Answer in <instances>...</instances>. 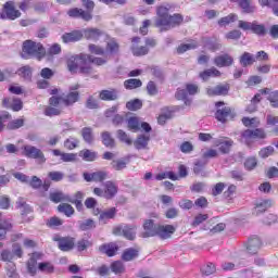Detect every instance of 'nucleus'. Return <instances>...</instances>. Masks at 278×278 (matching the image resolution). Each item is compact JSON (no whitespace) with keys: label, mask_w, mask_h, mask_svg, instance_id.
<instances>
[{"label":"nucleus","mask_w":278,"mask_h":278,"mask_svg":"<svg viewBox=\"0 0 278 278\" xmlns=\"http://www.w3.org/2000/svg\"><path fill=\"white\" fill-rule=\"evenodd\" d=\"M38 269L40 273L51 274L54 270V267L51 263H39Z\"/></svg>","instance_id":"nucleus-62"},{"label":"nucleus","mask_w":278,"mask_h":278,"mask_svg":"<svg viewBox=\"0 0 278 278\" xmlns=\"http://www.w3.org/2000/svg\"><path fill=\"white\" fill-rule=\"evenodd\" d=\"M48 177L49 179H51V181H62V179H64V173L62 172H49L48 173Z\"/></svg>","instance_id":"nucleus-64"},{"label":"nucleus","mask_w":278,"mask_h":278,"mask_svg":"<svg viewBox=\"0 0 278 278\" xmlns=\"http://www.w3.org/2000/svg\"><path fill=\"white\" fill-rule=\"evenodd\" d=\"M128 129H130V131H138L140 129V122L137 117H130L128 119Z\"/></svg>","instance_id":"nucleus-61"},{"label":"nucleus","mask_w":278,"mask_h":278,"mask_svg":"<svg viewBox=\"0 0 278 278\" xmlns=\"http://www.w3.org/2000/svg\"><path fill=\"white\" fill-rule=\"evenodd\" d=\"M260 101H262V94L256 93L252 100L250 105L247 108V111L250 113H253L257 110V103H260Z\"/></svg>","instance_id":"nucleus-49"},{"label":"nucleus","mask_w":278,"mask_h":278,"mask_svg":"<svg viewBox=\"0 0 278 278\" xmlns=\"http://www.w3.org/2000/svg\"><path fill=\"white\" fill-rule=\"evenodd\" d=\"M58 211L62 214H65V216L71 217L73 214H75V208L68 203H62L58 206Z\"/></svg>","instance_id":"nucleus-40"},{"label":"nucleus","mask_w":278,"mask_h":278,"mask_svg":"<svg viewBox=\"0 0 278 278\" xmlns=\"http://www.w3.org/2000/svg\"><path fill=\"white\" fill-rule=\"evenodd\" d=\"M131 42L132 54L137 58L147 55L149 53V49L146 46H140V37L132 38Z\"/></svg>","instance_id":"nucleus-16"},{"label":"nucleus","mask_w":278,"mask_h":278,"mask_svg":"<svg viewBox=\"0 0 278 278\" xmlns=\"http://www.w3.org/2000/svg\"><path fill=\"white\" fill-rule=\"evenodd\" d=\"M238 21V15L235 14V13H231L225 17H222L219 21H218V25L220 27H226V25H229V23H233Z\"/></svg>","instance_id":"nucleus-42"},{"label":"nucleus","mask_w":278,"mask_h":278,"mask_svg":"<svg viewBox=\"0 0 278 278\" xmlns=\"http://www.w3.org/2000/svg\"><path fill=\"white\" fill-rule=\"evenodd\" d=\"M136 225H119L113 228L114 236H124L126 240H136Z\"/></svg>","instance_id":"nucleus-5"},{"label":"nucleus","mask_w":278,"mask_h":278,"mask_svg":"<svg viewBox=\"0 0 278 278\" xmlns=\"http://www.w3.org/2000/svg\"><path fill=\"white\" fill-rule=\"evenodd\" d=\"M236 190L237 187L235 185H230L228 189L224 192V199H226L228 203L233 202V197H236Z\"/></svg>","instance_id":"nucleus-44"},{"label":"nucleus","mask_w":278,"mask_h":278,"mask_svg":"<svg viewBox=\"0 0 278 278\" xmlns=\"http://www.w3.org/2000/svg\"><path fill=\"white\" fill-rule=\"evenodd\" d=\"M17 73H18L20 77H23L27 81H29V79H31V68L28 65L21 67L17 71Z\"/></svg>","instance_id":"nucleus-54"},{"label":"nucleus","mask_w":278,"mask_h":278,"mask_svg":"<svg viewBox=\"0 0 278 278\" xmlns=\"http://www.w3.org/2000/svg\"><path fill=\"white\" fill-rule=\"evenodd\" d=\"M274 153H275V148H273V146H268L266 148L261 149L258 152V155L263 160H266V157H270V155H273Z\"/></svg>","instance_id":"nucleus-55"},{"label":"nucleus","mask_w":278,"mask_h":278,"mask_svg":"<svg viewBox=\"0 0 278 278\" xmlns=\"http://www.w3.org/2000/svg\"><path fill=\"white\" fill-rule=\"evenodd\" d=\"M215 66L224 68L225 66H231L233 64V58L229 54H222L214 59Z\"/></svg>","instance_id":"nucleus-22"},{"label":"nucleus","mask_w":278,"mask_h":278,"mask_svg":"<svg viewBox=\"0 0 278 278\" xmlns=\"http://www.w3.org/2000/svg\"><path fill=\"white\" fill-rule=\"evenodd\" d=\"M8 231H12V222L10 219L0 222V240H5Z\"/></svg>","instance_id":"nucleus-32"},{"label":"nucleus","mask_w":278,"mask_h":278,"mask_svg":"<svg viewBox=\"0 0 278 278\" xmlns=\"http://www.w3.org/2000/svg\"><path fill=\"white\" fill-rule=\"evenodd\" d=\"M260 249H262V240L260 238L254 237L248 240V243H247L248 253H250L251 255H255L257 251H260Z\"/></svg>","instance_id":"nucleus-21"},{"label":"nucleus","mask_w":278,"mask_h":278,"mask_svg":"<svg viewBox=\"0 0 278 278\" xmlns=\"http://www.w3.org/2000/svg\"><path fill=\"white\" fill-rule=\"evenodd\" d=\"M47 55V50L40 42L33 40H26L23 42L22 58L29 60L36 58V60H42Z\"/></svg>","instance_id":"nucleus-2"},{"label":"nucleus","mask_w":278,"mask_h":278,"mask_svg":"<svg viewBox=\"0 0 278 278\" xmlns=\"http://www.w3.org/2000/svg\"><path fill=\"white\" fill-rule=\"evenodd\" d=\"M101 253H105L109 257H113L116 255V251H118V245L115 243L104 244L99 248Z\"/></svg>","instance_id":"nucleus-33"},{"label":"nucleus","mask_w":278,"mask_h":278,"mask_svg":"<svg viewBox=\"0 0 278 278\" xmlns=\"http://www.w3.org/2000/svg\"><path fill=\"white\" fill-rule=\"evenodd\" d=\"M199 77L203 79V81H207L210 77H220V71H218L216 67H211L208 70H205L199 74Z\"/></svg>","instance_id":"nucleus-31"},{"label":"nucleus","mask_w":278,"mask_h":278,"mask_svg":"<svg viewBox=\"0 0 278 278\" xmlns=\"http://www.w3.org/2000/svg\"><path fill=\"white\" fill-rule=\"evenodd\" d=\"M84 38V33L81 30H74L66 33L62 36L63 42H77Z\"/></svg>","instance_id":"nucleus-24"},{"label":"nucleus","mask_w":278,"mask_h":278,"mask_svg":"<svg viewBox=\"0 0 278 278\" xmlns=\"http://www.w3.org/2000/svg\"><path fill=\"white\" fill-rule=\"evenodd\" d=\"M111 166L114 170H123V168H127V162L123 160H114L112 161Z\"/></svg>","instance_id":"nucleus-63"},{"label":"nucleus","mask_w":278,"mask_h":278,"mask_svg":"<svg viewBox=\"0 0 278 278\" xmlns=\"http://www.w3.org/2000/svg\"><path fill=\"white\" fill-rule=\"evenodd\" d=\"M181 23H184L181 14L169 15L166 7H160L157 9V18L155 21L156 27H161L164 31H168V29L181 25Z\"/></svg>","instance_id":"nucleus-1"},{"label":"nucleus","mask_w":278,"mask_h":278,"mask_svg":"<svg viewBox=\"0 0 278 278\" xmlns=\"http://www.w3.org/2000/svg\"><path fill=\"white\" fill-rule=\"evenodd\" d=\"M202 160H204V164H207L208 160H214V157H218V150L212 148H205L201 151Z\"/></svg>","instance_id":"nucleus-29"},{"label":"nucleus","mask_w":278,"mask_h":278,"mask_svg":"<svg viewBox=\"0 0 278 278\" xmlns=\"http://www.w3.org/2000/svg\"><path fill=\"white\" fill-rule=\"evenodd\" d=\"M197 47H199V43H197V41H192L191 43H184L177 48V53H186V51L197 49Z\"/></svg>","instance_id":"nucleus-53"},{"label":"nucleus","mask_w":278,"mask_h":278,"mask_svg":"<svg viewBox=\"0 0 278 278\" xmlns=\"http://www.w3.org/2000/svg\"><path fill=\"white\" fill-rule=\"evenodd\" d=\"M2 262L7 263L8 277L10 278H18V274H16V265L12 262L14 260L13 252L10 250H3L0 254Z\"/></svg>","instance_id":"nucleus-6"},{"label":"nucleus","mask_w":278,"mask_h":278,"mask_svg":"<svg viewBox=\"0 0 278 278\" xmlns=\"http://www.w3.org/2000/svg\"><path fill=\"white\" fill-rule=\"evenodd\" d=\"M229 84H218L215 87H207L206 94L208 97H227L229 94Z\"/></svg>","instance_id":"nucleus-9"},{"label":"nucleus","mask_w":278,"mask_h":278,"mask_svg":"<svg viewBox=\"0 0 278 278\" xmlns=\"http://www.w3.org/2000/svg\"><path fill=\"white\" fill-rule=\"evenodd\" d=\"M207 218H210V215L207 214H198L193 222H192V227H199V225H202V223H205V220H207Z\"/></svg>","instance_id":"nucleus-59"},{"label":"nucleus","mask_w":278,"mask_h":278,"mask_svg":"<svg viewBox=\"0 0 278 278\" xmlns=\"http://www.w3.org/2000/svg\"><path fill=\"white\" fill-rule=\"evenodd\" d=\"M61 100H62V103H64V105H66L67 108L71 105H74V103H77V101H79V92L71 91L68 94L63 97Z\"/></svg>","instance_id":"nucleus-28"},{"label":"nucleus","mask_w":278,"mask_h":278,"mask_svg":"<svg viewBox=\"0 0 278 278\" xmlns=\"http://www.w3.org/2000/svg\"><path fill=\"white\" fill-rule=\"evenodd\" d=\"M0 16L1 18H8L9 21H16V18H21V11L16 9L14 1H9L3 4Z\"/></svg>","instance_id":"nucleus-7"},{"label":"nucleus","mask_w":278,"mask_h":278,"mask_svg":"<svg viewBox=\"0 0 278 278\" xmlns=\"http://www.w3.org/2000/svg\"><path fill=\"white\" fill-rule=\"evenodd\" d=\"M53 240L54 242H59V249L61 251H72L75 247V239L71 237H60L55 235Z\"/></svg>","instance_id":"nucleus-11"},{"label":"nucleus","mask_w":278,"mask_h":278,"mask_svg":"<svg viewBox=\"0 0 278 278\" xmlns=\"http://www.w3.org/2000/svg\"><path fill=\"white\" fill-rule=\"evenodd\" d=\"M114 216H116V207H111L100 214L99 220L102 225H105L109 220H112Z\"/></svg>","instance_id":"nucleus-30"},{"label":"nucleus","mask_w":278,"mask_h":278,"mask_svg":"<svg viewBox=\"0 0 278 278\" xmlns=\"http://www.w3.org/2000/svg\"><path fill=\"white\" fill-rule=\"evenodd\" d=\"M83 58L87 66H90V64H96V66H103V64H105V60L102 58H94L90 54H85Z\"/></svg>","instance_id":"nucleus-37"},{"label":"nucleus","mask_w":278,"mask_h":278,"mask_svg":"<svg viewBox=\"0 0 278 278\" xmlns=\"http://www.w3.org/2000/svg\"><path fill=\"white\" fill-rule=\"evenodd\" d=\"M127 110H130L131 112H136V110H140L142 108V102L138 99L129 101L126 103Z\"/></svg>","instance_id":"nucleus-58"},{"label":"nucleus","mask_w":278,"mask_h":278,"mask_svg":"<svg viewBox=\"0 0 278 278\" xmlns=\"http://www.w3.org/2000/svg\"><path fill=\"white\" fill-rule=\"evenodd\" d=\"M47 227H61V225H64V220H62L59 217H50L47 223Z\"/></svg>","instance_id":"nucleus-60"},{"label":"nucleus","mask_w":278,"mask_h":278,"mask_svg":"<svg viewBox=\"0 0 278 278\" xmlns=\"http://www.w3.org/2000/svg\"><path fill=\"white\" fill-rule=\"evenodd\" d=\"M157 181H162V179H172V181H177L178 177L173 172H165L156 175Z\"/></svg>","instance_id":"nucleus-56"},{"label":"nucleus","mask_w":278,"mask_h":278,"mask_svg":"<svg viewBox=\"0 0 278 278\" xmlns=\"http://www.w3.org/2000/svg\"><path fill=\"white\" fill-rule=\"evenodd\" d=\"M84 55L86 54L81 53L76 56H71L67 60V68L70 73H81L83 75L92 74V66L86 65V59H84Z\"/></svg>","instance_id":"nucleus-3"},{"label":"nucleus","mask_w":278,"mask_h":278,"mask_svg":"<svg viewBox=\"0 0 278 278\" xmlns=\"http://www.w3.org/2000/svg\"><path fill=\"white\" fill-rule=\"evenodd\" d=\"M266 130L264 128H255V129H245L241 132V142L247 144V147H251L255 140H266Z\"/></svg>","instance_id":"nucleus-4"},{"label":"nucleus","mask_w":278,"mask_h":278,"mask_svg":"<svg viewBox=\"0 0 278 278\" xmlns=\"http://www.w3.org/2000/svg\"><path fill=\"white\" fill-rule=\"evenodd\" d=\"M81 136L88 144H92V141L94 140V137L92 136V128L85 127L81 130Z\"/></svg>","instance_id":"nucleus-46"},{"label":"nucleus","mask_w":278,"mask_h":278,"mask_svg":"<svg viewBox=\"0 0 278 278\" xmlns=\"http://www.w3.org/2000/svg\"><path fill=\"white\" fill-rule=\"evenodd\" d=\"M38 260H42V253L34 252L26 263L27 273H29L31 277H35L36 273H38Z\"/></svg>","instance_id":"nucleus-10"},{"label":"nucleus","mask_w":278,"mask_h":278,"mask_svg":"<svg viewBox=\"0 0 278 278\" xmlns=\"http://www.w3.org/2000/svg\"><path fill=\"white\" fill-rule=\"evenodd\" d=\"M24 155H26V157H31L33 160H38L39 164H45V162H47V157H45L42 150L34 146H24Z\"/></svg>","instance_id":"nucleus-8"},{"label":"nucleus","mask_w":278,"mask_h":278,"mask_svg":"<svg viewBox=\"0 0 278 278\" xmlns=\"http://www.w3.org/2000/svg\"><path fill=\"white\" fill-rule=\"evenodd\" d=\"M83 36L86 40H93L97 42V40L103 36V31L99 28H87L83 31Z\"/></svg>","instance_id":"nucleus-23"},{"label":"nucleus","mask_w":278,"mask_h":278,"mask_svg":"<svg viewBox=\"0 0 278 278\" xmlns=\"http://www.w3.org/2000/svg\"><path fill=\"white\" fill-rule=\"evenodd\" d=\"M79 157H81L85 162H94V160H97V152L91 150H81L79 152Z\"/></svg>","instance_id":"nucleus-39"},{"label":"nucleus","mask_w":278,"mask_h":278,"mask_svg":"<svg viewBox=\"0 0 278 278\" xmlns=\"http://www.w3.org/2000/svg\"><path fill=\"white\" fill-rule=\"evenodd\" d=\"M139 254H140V250L136 248H128L123 252L122 260L124 262H131L136 260V257H138Z\"/></svg>","instance_id":"nucleus-27"},{"label":"nucleus","mask_w":278,"mask_h":278,"mask_svg":"<svg viewBox=\"0 0 278 278\" xmlns=\"http://www.w3.org/2000/svg\"><path fill=\"white\" fill-rule=\"evenodd\" d=\"M102 142L104 147H109V149H113L115 144L114 138H112V135H110L108 131L102 132Z\"/></svg>","instance_id":"nucleus-51"},{"label":"nucleus","mask_w":278,"mask_h":278,"mask_svg":"<svg viewBox=\"0 0 278 278\" xmlns=\"http://www.w3.org/2000/svg\"><path fill=\"white\" fill-rule=\"evenodd\" d=\"M258 3L262 8H273V12L278 16V4L273 5V3H278V0H258Z\"/></svg>","instance_id":"nucleus-41"},{"label":"nucleus","mask_w":278,"mask_h":278,"mask_svg":"<svg viewBox=\"0 0 278 278\" xmlns=\"http://www.w3.org/2000/svg\"><path fill=\"white\" fill-rule=\"evenodd\" d=\"M68 16L72 18H83V21H92V13L84 11V9L74 8L67 11Z\"/></svg>","instance_id":"nucleus-17"},{"label":"nucleus","mask_w":278,"mask_h":278,"mask_svg":"<svg viewBox=\"0 0 278 278\" xmlns=\"http://www.w3.org/2000/svg\"><path fill=\"white\" fill-rule=\"evenodd\" d=\"M261 94H268L267 100L269 101L271 108H278V91H270V89L265 88L260 90Z\"/></svg>","instance_id":"nucleus-25"},{"label":"nucleus","mask_w":278,"mask_h":278,"mask_svg":"<svg viewBox=\"0 0 278 278\" xmlns=\"http://www.w3.org/2000/svg\"><path fill=\"white\" fill-rule=\"evenodd\" d=\"M105 199H114L118 194V185L116 182L109 180L103 184Z\"/></svg>","instance_id":"nucleus-19"},{"label":"nucleus","mask_w":278,"mask_h":278,"mask_svg":"<svg viewBox=\"0 0 278 278\" xmlns=\"http://www.w3.org/2000/svg\"><path fill=\"white\" fill-rule=\"evenodd\" d=\"M216 147H219L222 153H229L231 147H233V141L230 139H220L216 142Z\"/></svg>","instance_id":"nucleus-34"},{"label":"nucleus","mask_w":278,"mask_h":278,"mask_svg":"<svg viewBox=\"0 0 278 278\" xmlns=\"http://www.w3.org/2000/svg\"><path fill=\"white\" fill-rule=\"evenodd\" d=\"M230 2L238 3L243 14H253L257 10V7L253 4V0H230Z\"/></svg>","instance_id":"nucleus-14"},{"label":"nucleus","mask_w":278,"mask_h":278,"mask_svg":"<svg viewBox=\"0 0 278 278\" xmlns=\"http://www.w3.org/2000/svg\"><path fill=\"white\" fill-rule=\"evenodd\" d=\"M157 236V225L153 219H147L143 223V232L141 238H155Z\"/></svg>","instance_id":"nucleus-12"},{"label":"nucleus","mask_w":278,"mask_h":278,"mask_svg":"<svg viewBox=\"0 0 278 278\" xmlns=\"http://www.w3.org/2000/svg\"><path fill=\"white\" fill-rule=\"evenodd\" d=\"M50 201H52L53 203H61V201H71V195H66L63 192L59 191V192H53L50 193Z\"/></svg>","instance_id":"nucleus-38"},{"label":"nucleus","mask_w":278,"mask_h":278,"mask_svg":"<svg viewBox=\"0 0 278 278\" xmlns=\"http://www.w3.org/2000/svg\"><path fill=\"white\" fill-rule=\"evenodd\" d=\"M175 231H177V228L173 225H157L156 236L161 238V240H168V238L173 237Z\"/></svg>","instance_id":"nucleus-13"},{"label":"nucleus","mask_w":278,"mask_h":278,"mask_svg":"<svg viewBox=\"0 0 278 278\" xmlns=\"http://www.w3.org/2000/svg\"><path fill=\"white\" fill-rule=\"evenodd\" d=\"M124 86L127 90H134V88H140V86H142V81L140 79L131 78L125 80Z\"/></svg>","instance_id":"nucleus-50"},{"label":"nucleus","mask_w":278,"mask_h":278,"mask_svg":"<svg viewBox=\"0 0 278 278\" xmlns=\"http://www.w3.org/2000/svg\"><path fill=\"white\" fill-rule=\"evenodd\" d=\"M94 220L92 219L79 222V229H81V231H88V229H94Z\"/></svg>","instance_id":"nucleus-57"},{"label":"nucleus","mask_w":278,"mask_h":278,"mask_svg":"<svg viewBox=\"0 0 278 278\" xmlns=\"http://www.w3.org/2000/svg\"><path fill=\"white\" fill-rule=\"evenodd\" d=\"M25 125V119L24 118H17L13 119L8 123L7 129L14 130V129H21Z\"/></svg>","instance_id":"nucleus-47"},{"label":"nucleus","mask_w":278,"mask_h":278,"mask_svg":"<svg viewBox=\"0 0 278 278\" xmlns=\"http://www.w3.org/2000/svg\"><path fill=\"white\" fill-rule=\"evenodd\" d=\"M242 124L244 127H260V118L257 117H243L242 118Z\"/></svg>","instance_id":"nucleus-52"},{"label":"nucleus","mask_w":278,"mask_h":278,"mask_svg":"<svg viewBox=\"0 0 278 278\" xmlns=\"http://www.w3.org/2000/svg\"><path fill=\"white\" fill-rule=\"evenodd\" d=\"M240 64L244 68H247V66H253V64H255V56H253V54H251L249 52H244L240 56Z\"/></svg>","instance_id":"nucleus-35"},{"label":"nucleus","mask_w":278,"mask_h":278,"mask_svg":"<svg viewBox=\"0 0 278 278\" xmlns=\"http://www.w3.org/2000/svg\"><path fill=\"white\" fill-rule=\"evenodd\" d=\"M101 101H116L118 91L116 89L102 90L99 94Z\"/></svg>","instance_id":"nucleus-26"},{"label":"nucleus","mask_w":278,"mask_h":278,"mask_svg":"<svg viewBox=\"0 0 278 278\" xmlns=\"http://www.w3.org/2000/svg\"><path fill=\"white\" fill-rule=\"evenodd\" d=\"M236 114L231 112V108L225 106L223 109H217L215 113V118L219 121V123H227V121H231Z\"/></svg>","instance_id":"nucleus-15"},{"label":"nucleus","mask_w":278,"mask_h":278,"mask_svg":"<svg viewBox=\"0 0 278 278\" xmlns=\"http://www.w3.org/2000/svg\"><path fill=\"white\" fill-rule=\"evenodd\" d=\"M83 177L85 179V181H105V179H108V174L106 172L103 170H99L96 173H84Z\"/></svg>","instance_id":"nucleus-20"},{"label":"nucleus","mask_w":278,"mask_h":278,"mask_svg":"<svg viewBox=\"0 0 278 278\" xmlns=\"http://www.w3.org/2000/svg\"><path fill=\"white\" fill-rule=\"evenodd\" d=\"M111 270L115 275H121L125 273V265L121 261H115L111 264Z\"/></svg>","instance_id":"nucleus-48"},{"label":"nucleus","mask_w":278,"mask_h":278,"mask_svg":"<svg viewBox=\"0 0 278 278\" xmlns=\"http://www.w3.org/2000/svg\"><path fill=\"white\" fill-rule=\"evenodd\" d=\"M2 103L4 105V108H11V110H13V112H21V110H23V101H21V99L18 98H4L2 100Z\"/></svg>","instance_id":"nucleus-18"},{"label":"nucleus","mask_w":278,"mask_h":278,"mask_svg":"<svg viewBox=\"0 0 278 278\" xmlns=\"http://www.w3.org/2000/svg\"><path fill=\"white\" fill-rule=\"evenodd\" d=\"M175 97L178 101H185V105H190V103H192L191 100H188L187 89H178Z\"/></svg>","instance_id":"nucleus-45"},{"label":"nucleus","mask_w":278,"mask_h":278,"mask_svg":"<svg viewBox=\"0 0 278 278\" xmlns=\"http://www.w3.org/2000/svg\"><path fill=\"white\" fill-rule=\"evenodd\" d=\"M271 206L273 202L270 200H261L256 202L255 212L256 214H264Z\"/></svg>","instance_id":"nucleus-36"},{"label":"nucleus","mask_w":278,"mask_h":278,"mask_svg":"<svg viewBox=\"0 0 278 278\" xmlns=\"http://www.w3.org/2000/svg\"><path fill=\"white\" fill-rule=\"evenodd\" d=\"M150 137L149 136H139L135 141L134 146L140 149H147V144H149Z\"/></svg>","instance_id":"nucleus-43"}]
</instances>
